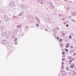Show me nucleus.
<instances>
[{
  "instance_id": "nucleus-44",
  "label": "nucleus",
  "mask_w": 76,
  "mask_h": 76,
  "mask_svg": "<svg viewBox=\"0 0 76 76\" xmlns=\"http://www.w3.org/2000/svg\"><path fill=\"white\" fill-rule=\"evenodd\" d=\"M15 44L16 45L17 44V42H15Z\"/></svg>"
},
{
  "instance_id": "nucleus-12",
  "label": "nucleus",
  "mask_w": 76,
  "mask_h": 76,
  "mask_svg": "<svg viewBox=\"0 0 76 76\" xmlns=\"http://www.w3.org/2000/svg\"><path fill=\"white\" fill-rule=\"evenodd\" d=\"M68 59L69 60H71V59L72 60H73V59H72V57H71V56H69V57L68 58Z\"/></svg>"
},
{
  "instance_id": "nucleus-9",
  "label": "nucleus",
  "mask_w": 76,
  "mask_h": 76,
  "mask_svg": "<svg viewBox=\"0 0 76 76\" xmlns=\"http://www.w3.org/2000/svg\"><path fill=\"white\" fill-rule=\"evenodd\" d=\"M4 29H5L3 28L2 27L0 26V31H1V30H4Z\"/></svg>"
},
{
  "instance_id": "nucleus-37",
  "label": "nucleus",
  "mask_w": 76,
  "mask_h": 76,
  "mask_svg": "<svg viewBox=\"0 0 76 76\" xmlns=\"http://www.w3.org/2000/svg\"><path fill=\"white\" fill-rule=\"evenodd\" d=\"M66 27H68V26H69V24H67V25H66Z\"/></svg>"
},
{
  "instance_id": "nucleus-3",
  "label": "nucleus",
  "mask_w": 76,
  "mask_h": 76,
  "mask_svg": "<svg viewBox=\"0 0 76 76\" xmlns=\"http://www.w3.org/2000/svg\"><path fill=\"white\" fill-rule=\"evenodd\" d=\"M20 7L22 8V9H26V6L25 5L22 4L20 5Z\"/></svg>"
},
{
  "instance_id": "nucleus-17",
  "label": "nucleus",
  "mask_w": 76,
  "mask_h": 76,
  "mask_svg": "<svg viewBox=\"0 0 76 76\" xmlns=\"http://www.w3.org/2000/svg\"><path fill=\"white\" fill-rule=\"evenodd\" d=\"M69 45H68V43H67V45L66 46V48H69Z\"/></svg>"
},
{
  "instance_id": "nucleus-26",
  "label": "nucleus",
  "mask_w": 76,
  "mask_h": 76,
  "mask_svg": "<svg viewBox=\"0 0 76 76\" xmlns=\"http://www.w3.org/2000/svg\"><path fill=\"white\" fill-rule=\"evenodd\" d=\"M63 41V40H62V39H59V42H61V41Z\"/></svg>"
},
{
  "instance_id": "nucleus-41",
  "label": "nucleus",
  "mask_w": 76,
  "mask_h": 76,
  "mask_svg": "<svg viewBox=\"0 0 76 76\" xmlns=\"http://www.w3.org/2000/svg\"><path fill=\"white\" fill-rule=\"evenodd\" d=\"M56 29L57 30H58V29H59V28L58 27H56Z\"/></svg>"
},
{
  "instance_id": "nucleus-27",
  "label": "nucleus",
  "mask_w": 76,
  "mask_h": 76,
  "mask_svg": "<svg viewBox=\"0 0 76 76\" xmlns=\"http://www.w3.org/2000/svg\"><path fill=\"white\" fill-rule=\"evenodd\" d=\"M66 70H69V68H68V67H67L66 68Z\"/></svg>"
},
{
  "instance_id": "nucleus-11",
  "label": "nucleus",
  "mask_w": 76,
  "mask_h": 76,
  "mask_svg": "<svg viewBox=\"0 0 76 76\" xmlns=\"http://www.w3.org/2000/svg\"><path fill=\"white\" fill-rule=\"evenodd\" d=\"M22 26V25H18V26L17 27V28H20V27H21Z\"/></svg>"
},
{
  "instance_id": "nucleus-35",
  "label": "nucleus",
  "mask_w": 76,
  "mask_h": 76,
  "mask_svg": "<svg viewBox=\"0 0 76 76\" xmlns=\"http://www.w3.org/2000/svg\"><path fill=\"white\" fill-rule=\"evenodd\" d=\"M36 26H39V25H38V24H36Z\"/></svg>"
},
{
  "instance_id": "nucleus-5",
  "label": "nucleus",
  "mask_w": 76,
  "mask_h": 76,
  "mask_svg": "<svg viewBox=\"0 0 76 76\" xmlns=\"http://www.w3.org/2000/svg\"><path fill=\"white\" fill-rule=\"evenodd\" d=\"M6 34H7V32L6 31L2 33L1 34L2 35V36H4V35H6Z\"/></svg>"
},
{
  "instance_id": "nucleus-52",
  "label": "nucleus",
  "mask_w": 76,
  "mask_h": 76,
  "mask_svg": "<svg viewBox=\"0 0 76 76\" xmlns=\"http://www.w3.org/2000/svg\"><path fill=\"white\" fill-rule=\"evenodd\" d=\"M12 35V34H10V35Z\"/></svg>"
},
{
  "instance_id": "nucleus-15",
  "label": "nucleus",
  "mask_w": 76,
  "mask_h": 76,
  "mask_svg": "<svg viewBox=\"0 0 76 76\" xmlns=\"http://www.w3.org/2000/svg\"><path fill=\"white\" fill-rule=\"evenodd\" d=\"M73 59H72V60H70L69 61V64H70L72 62V61H73Z\"/></svg>"
},
{
  "instance_id": "nucleus-21",
  "label": "nucleus",
  "mask_w": 76,
  "mask_h": 76,
  "mask_svg": "<svg viewBox=\"0 0 76 76\" xmlns=\"http://www.w3.org/2000/svg\"><path fill=\"white\" fill-rule=\"evenodd\" d=\"M62 60H63V61H64L66 60V59L65 58H62Z\"/></svg>"
},
{
  "instance_id": "nucleus-20",
  "label": "nucleus",
  "mask_w": 76,
  "mask_h": 76,
  "mask_svg": "<svg viewBox=\"0 0 76 76\" xmlns=\"http://www.w3.org/2000/svg\"><path fill=\"white\" fill-rule=\"evenodd\" d=\"M73 75H76V72L74 71L73 72Z\"/></svg>"
},
{
  "instance_id": "nucleus-31",
  "label": "nucleus",
  "mask_w": 76,
  "mask_h": 76,
  "mask_svg": "<svg viewBox=\"0 0 76 76\" xmlns=\"http://www.w3.org/2000/svg\"><path fill=\"white\" fill-rule=\"evenodd\" d=\"M12 2H11L10 3V6H12Z\"/></svg>"
},
{
  "instance_id": "nucleus-34",
  "label": "nucleus",
  "mask_w": 76,
  "mask_h": 76,
  "mask_svg": "<svg viewBox=\"0 0 76 76\" xmlns=\"http://www.w3.org/2000/svg\"><path fill=\"white\" fill-rule=\"evenodd\" d=\"M66 52H68V51H69V50L66 49Z\"/></svg>"
},
{
  "instance_id": "nucleus-50",
  "label": "nucleus",
  "mask_w": 76,
  "mask_h": 76,
  "mask_svg": "<svg viewBox=\"0 0 76 76\" xmlns=\"http://www.w3.org/2000/svg\"><path fill=\"white\" fill-rule=\"evenodd\" d=\"M37 18V17H35V19H36Z\"/></svg>"
},
{
  "instance_id": "nucleus-38",
  "label": "nucleus",
  "mask_w": 76,
  "mask_h": 76,
  "mask_svg": "<svg viewBox=\"0 0 76 76\" xmlns=\"http://www.w3.org/2000/svg\"><path fill=\"white\" fill-rule=\"evenodd\" d=\"M72 22H75V20H72Z\"/></svg>"
},
{
  "instance_id": "nucleus-33",
  "label": "nucleus",
  "mask_w": 76,
  "mask_h": 76,
  "mask_svg": "<svg viewBox=\"0 0 76 76\" xmlns=\"http://www.w3.org/2000/svg\"><path fill=\"white\" fill-rule=\"evenodd\" d=\"M76 53H74L73 54V56H76Z\"/></svg>"
},
{
  "instance_id": "nucleus-47",
  "label": "nucleus",
  "mask_w": 76,
  "mask_h": 76,
  "mask_svg": "<svg viewBox=\"0 0 76 76\" xmlns=\"http://www.w3.org/2000/svg\"><path fill=\"white\" fill-rule=\"evenodd\" d=\"M69 3H72V1H69Z\"/></svg>"
},
{
  "instance_id": "nucleus-22",
  "label": "nucleus",
  "mask_w": 76,
  "mask_h": 76,
  "mask_svg": "<svg viewBox=\"0 0 76 76\" xmlns=\"http://www.w3.org/2000/svg\"><path fill=\"white\" fill-rule=\"evenodd\" d=\"M15 5L14 3H12V6H11V7H13Z\"/></svg>"
},
{
  "instance_id": "nucleus-4",
  "label": "nucleus",
  "mask_w": 76,
  "mask_h": 76,
  "mask_svg": "<svg viewBox=\"0 0 76 76\" xmlns=\"http://www.w3.org/2000/svg\"><path fill=\"white\" fill-rule=\"evenodd\" d=\"M4 17L5 18V20H6V21H8V20H9V18H8V17L6 15H4Z\"/></svg>"
},
{
  "instance_id": "nucleus-46",
  "label": "nucleus",
  "mask_w": 76,
  "mask_h": 76,
  "mask_svg": "<svg viewBox=\"0 0 76 76\" xmlns=\"http://www.w3.org/2000/svg\"><path fill=\"white\" fill-rule=\"evenodd\" d=\"M64 67V66H62L61 67V69H62V67Z\"/></svg>"
},
{
  "instance_id": "nucleus-23",
  "label": "nucleus",
  "mask_w": 76,
  "mask_h": 76,
  "mask_svg": "<svg viewBox=\"0 0 76 76\" xmlns=\"http://www.w3.org/2000/svg\"><path fill=\"white\" fill-rule=\"evenodd\" d=\"M13 18H18V16H15V15H14V16L13 17Z\"/></svg>"
},
{
  "instance_id": "nucleus-14",
  "label": "nucleus",
  "mask_w": 76,
  "mask_h": 76,
  "mask_svg": "<svg viewBox=\"0 0 76 76\" xmlns=\"http://www.w3.org/2000/svg\"><path fill=\"white\" fill-rule=\"evenodd\" d=\"M71 67L72 68H73V67H75V65H74V64H72L71 65Z\"/></svg>"
},
{
  "instance_id": "nucleus-28",
  "label": "nucleus",
  "mask_w": 76,
  "mask_h": 76,
  "mask_svg": "<svg viewBox=\"0 0 76 76\" xmlns=\"http://www.w3.org/2000/svg\"><path fill=\"white\" fill-rule=\"evenodd\" d=\"M47 20H50V18H46Z\"/></svg>"
},
{
  "instance_id": "nucleus-36",
  "label": "nucleus",
  "mask_w": 76,
  "mask_h": 76,
  "mask_svg": "<svg viewBox=\"0 0 76 76\" xmlns=\"http://www.w3.org/2000/svg\"><path fill=\"white\" fill-rule=\"evenodd\" d=\"M39 19H38V18H36V20H37V21H38V20H39Z\"/></svg>"
},
{
  "instance_id": "nucleus-43",
  "label": "nucleus",
  "mask_w": 76,
  "mask_h": 76,
  "mask_svg": "<svg viewBox=\"0 0 76 76\" xmlns=\"http://www.w3.org/2000/svg\"><path fill=\"white\" fill-rule=\"evenodd\" d=\"M45 31H48V29L46 28V29H45Z\"/></svg>"
},
{
  "instance_id": "nucleus-18",
  "label": "nucleus",
  "mask_w": 76,
  "mask_h": 76,
  "mask_svg": "<svg viewBox=\"0 0 76 76\" xmlns=\"http://www.w3.org/2000/svg\"><path fill=\"white\" fill-rule=\"evenodd\" d=\"M60 46L61 47H64V45L62 44H61L60 45Z\"/></svg>"
},
{
  "instance_id": "nucleus-13",
  "label": "nucleus",
  "mask_w": 76,
  "mask_h": 76,
  "mask_svg": "<svg viewBox=\"0 0 76 76\" xmlns=\"http://www.w3.org/2000/svg\"><path fill=\"white\" fill-rule=\"evenodd\" d=\"M53 32L54 33H56L57 31H56V29H54L53 30Z\"/></svg>"
},
{
  "instance_id": "nucleus-42",
  "label": "nucleus",
  "mask_w": 76,
  "mask_h": 76,
  "mask_svg": "<svg viewBox=\"0 0 76 76\" xmlns=\"http://www.w3.org/2000/svg\"><path fill=\"white\" fill-rule=\"evenodd\" d=\"M64 65V62H62V65Z\"/></svg>"
},
{
  "instance_id": "nucleus-24",
  "label": "nucleus",
  "mask_w": 76,
  "mask_h": 76,
  "mask_svg": "<svg viewBox=\"0 0 76 76\" xmlns=\"http://www.w3.org/2000/svg\"><path fill=\"white\" fill-rule=\"evenodd\" d=\"M17 41V38L16 37L14 39V41Z\"/></svg>"
},
{
  "instance_id": "nucleus-32",
  "label": "nucleus",
  "mask_w": 76,
  "mask_h": 76,
  "mask_svg": "<svg viewBox=\"0 0 76 76\" xmlns=\"http://www.w3.org/2000/svg\"><path fill=\"white\" fill-rule=\"evenodd\" d=\"M64 54H65V52H63L62 55H64Z\"/></svg>"
},
{
  "instance_id": "nucleus-10",
  "label": "nucleus",
  "mask_w": 76,
  "mask_h": 76,
  "mask_svg": "<svg viewBox=\"0 0 76 76\" xmlns=\"http://www.w3.org/2000/svg\"><path fill=\"white\" fill-rule=\"evenodd\" d=\"M3 44H5V45H7V42H6L5 41H4Z\"/></svg>"
},
{
  "instance_id": "nucleus-51",
  "label": "nucleus",
  "mask_w": 76,
  "mask_h": 76,
  "mask_svg": "<svg viewBox=\"0 0 76 76\" xmlns=\"http://www.w3.org/2000/svg\"><path fill=\"white\" fill-rule=\"evenodd\" d=\"M65 1H68V0H65Z\"/></svg>"
},
{
  "instance_id": "nucleus-7",
  "label": "nucleus",
  "mask_w": 76,
  "mask_h": 76,
  "mask_svg": "<svg viewBox=\"0 0 76 76\" xmlns=\"http://www.w3.org/2000/svg\"><path fill=\"white\" fill-rule=\"evenodd\" d=\"M72 15L73 16H76V12H75V13H73L72 14Z\"/></svg>"
},
{
  "instance_id": "nucleus-2",
  "label": "nucleus",
  "mask_w": 76,
  "mask_h": 76,
  "mask_svg": "<svg viewBox=\"0 0 76 76\" xmlns=\"http://www.w3.org/2000/svg\"><path fill=\"white\" fill-rule=\"evenodd\" d=\"M50 8L51 9H54L55 8V7H54V4H53L50 3Z\"/></svg>"
},
{
  "instance_id": "nucleus-19",
  "label": "nucleus",
  "mask_w": 76,
  "mask_h": 76,
  "mask_svg": "<svg viewBox=\"0 0 76 76\" xmlns=\"http://www.w3.org/2000/svg\"><path fill=\"white\" fill-rule=\"evenodd\" d=\"M3 41H1L0 42V44H3Z\"/></svg>"
},
{
  "instance_id": "nucleus-48",
  "label": "nucleus",
  "mask_w": 76,
  "mask_h": 76,
  "mask_svg": "<svg viewBox=\"0 0 76 76\" xmlns=\"http://www.w3.org/2000/svg\"><path fill=\"white\" fill-rule=\"evenodd\" d=\"M57 39H59V37H58Z\"/></svg>"
},
{
  "instance_id": "nucleus-49",
  "label": "nucleus",
  "mask_w": 76,
  "mask_h": 76,
  "mask_svg": "<svg viewBox=\"0 0 76 76\" xmlns=\"http://www.w3.org/2000/svg\"><path fill=\"white\" fill-rule=\"evenodd\" d=\"M43 4V3L42 2L41 3V4Z\"/></svg>"
},
{
  "instance_id": "nucleus-40",
  "label": "nucleus",
  "mask_w": 76,
  "mask_h": 76,
  "mask_svg": "<svg viewBox=\"0 0 76 76\" xmlns=\"http://www.w3.org/2000/svg\"><path fill=\"white\" fill-rule=\"evenodd\" d=\"M65 19H66V18H64L63 19H62V20H65Z\"/></svg>"
},
{
  "instance_id": "nucleus-39",
  "label": "nucleus",
  "mask_w": 76,
  "mask_h": 76,
  "mask_svg": "<svg viewBox=\"0 0 76 76\" xmlns=\"http://www.w3.org/2000/svg\"><path fill=\"white\" fill-rule=\"evenodd\" d=\"M71 48H73V46H70Z\"/></svg>"
},
{
  "instance_id": "nucleus-16",
  "label": "nucleus",
  "mask_w": 76,
  "mask_h": 76,
  "mask_svg": "<svg viewBox=\"0 0 76 76\" xmlns=\"http://www.w3.org/2000/svg\"><path fill=\"white\" fill-rule=\"evenodd\" d=\"M36 3H40V1L39 0H37L36 1Z\"/></svg>"
},
{
  "instance_id": "nucleus-29",
  "label": "nucleus",
  "mask_w": 76,
  "mask_h": 76,
  "mask_svg": "<svg viewBox=\"0 0 76 76\" xmlns=\"http://www.w3.org/2000/svg\"><path fill=\"white\" fill-rule=\"evenodd\" d=\"M37 21L38 23H40V20H39H39H38Z\"/></svg>"
},
{
  "instance_id": "nucleus-45",
  "label": "nucleus",
  "mask_w": 76,
  "mask_h": 76,
  "mask_svg": "<svg viewBox=\"0 0 76 76\" xmlns=\"http://www.w3.org/2000/svg\"><path fill=\"white\" fill-rule=\"evenodd\" d=\"M1 22H2V21H1L0 20V24H1Z\"/></svg>"
},
{
  "instance_id": "nucleus-25",
  "label": "nucleus",
  "mask_w": 76,
  "mask_h": 76,
  "mask_svg": "<svg viewBox=\"0 0 76 76\" xmlns=\"http://www.w3.org/2000/svg\"><path fill=\"white\" fill-rule=\"evenodd\" d=\"M62 34H63L62 35H63L64 36V35H65V33H64V31H62Z\"/></svg>"
},
{
  "instance_id": "nucleus-30",
  "label": "nucleus",
  "mask_w": 76,
  "mask_h": 76,
  "mask_svg": "<svg viewBox=\"0 0 76 76\" xmlns=\"http://www.w3.org/2000/svg\"><path fill=\"white\" fill-rule=\"evenodd\" d=\"M69 38L70 39H72V36L71 35H69Z\"/></svg>"
},
{
  "instance_id": "nucleus-6",
  "label": "nucleus",
  "mask_w": 76,
  "mask_h": 76,
  "mask_svg": "<svg viewBox=\"0 0 76 76\" xmlns=\"http://www.w3.org/2000/svg\"><path fill=\"white\" fill-rule=\"evenodd\" d=\"M24 31H28V26H26L24 28Z\"/></svg>"
},
{
  "instance_id": "nucleus-1",
  "label": "nucleus",
  "mask_w": 76,
  "mask_h": 76,
  "mask_svg": "<svg viewBox=\"0 0 76 76\" xmlns=\"http://www.w3.org/2000/svg\"><path fill=\"white\" fill-rule=\"evenodd\" d=\"M12 47L9 48H8V53H11L12 52H13V49H12Z\"/></svg>"
},
{
  "instance_id": "nucleus-8",
  "label": "nucleus",
  "mask_w": 76,
  "mask_h": 76,
  "mask_svg": "<svg viewBox=\"0 0 76 76\" xmlns=\"http://www.w3.org/2000/svg\"><path fill=\"white\" fill-rule=\"evenodd\" d=\"M23 14H24V13L23 12L20 14L19 16H22V15H23Z\"/></svg>"
}]
</instances>
